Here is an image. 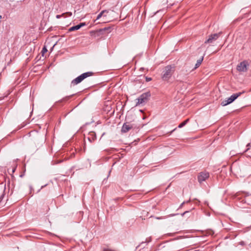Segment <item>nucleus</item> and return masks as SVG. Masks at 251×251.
<instances>
[{
  "label": "nucleus",
  "mask_w": 251,
  "mask_h": 251,
  "mask_svg": "<svg viewBox=\"0 0 251 251\" xmlns=\"http://www.w3.org/2000/svg\"><path fill=\"white\" fill-rule=\"evenodd\" d=\"M174 71V67L172 66L168 65L166 66L162 74V78L163 80L165 81L168 80L172 76Z\"/></svg>",
  "instance_id": "nucleus-1"
},
{
  "label": "nucleus",
  "mask_w": 251,
  "mask_h": 251,
  "mask_svg": "<svg viewBox=\"0 0 251 251\" xmlns=\"http://www.w3.org/2000/svg\"><path fill=\"white\" fill-rule=\"evenodd\" d=\"M94 75V73L92 72H88L84 73L79 76L76 77L75 79H73L72 82L71 84L73 85H75L79 83H80L82 81H83L85 78Z\"/></svg>",
  "instance_id": "nucleus-2"
},
{
  "label": "nucleus",
  "mask_w": 251,
  "mask_h": 251,
  "mask_svg": "<svg viewBox=\"0 0 251 251\" xmlns=\"http://www.w3.org/2000/svg\"><path fill=\"white\" fill-rule=\"evenodd\" d=\"M151 96V93L149 92L144 93L141 95L140 97L136 99L137 101L136 102V106L147 103L149 101Z\"/></svg>",
  "instance_id": "nucleus-3"
},
{
  "label": "nucleus",
  "mask_w": 251,
  "mask_h": 251,
  "mask_svg": "<svg viewBox=\"0 0 251 251\" xmlns=\"http://www.w3.org/2000/svg\"><path fill=\"white\" fill-rule=\"evenodd\" d=\"M244 93V91H243L242 92H239L238 93L233 94L227 100H223L221 102V105L223 106H226V105L231 103V102H232L234 100H235L238 97L240 96Z\"/></svg>",
  "instance_id": "nucleus-4"
},
{
  "label": "nucleus",
  "mask_w": 251,
  "mask_h": 251,
  "mask_svg": "<svg viewBox=\"0 0 251 251\" xmlns=\"http://www.w3.org/2000/svg\"><path fill=\"white\" fill-rule=\"evenodd\" d=\"M249 66L248 62L244 60L240 63L237 66V70L240 72H246L248 70Z\"/></svg>",
  "instance_id": "nucleus-5"
},
{
  "label": "nucleus",
  "mask_w": 251,
  "mask_h": 251,
  "mask_svg": "<svg viewBox=\"0 0 251 251\" xmlns=\"http://www.w3.org/2000/svg\"><path fill=\"white\" fill-rule=\"evenodd\" d=\"M222 32H220L218 33H215L213 34L210 35L208 38L205 41V44L207 43H213L215 41H216L221 35Z\"/></svg>",
  "instance_id": "nucleus-6"
},
{
  "label": "nucleus",
  "mask_w": 251,
  "mask_h": 251,
  "mask_svg": "<svg viewBox=\"0 0 251 251\" xmlns=\"http://www.w3.org/2000/svg\"><path fill=\"white\" fill-rule=\"evenodd\" d=\"M209 177V174L207 172H202L200 173L198 176V181L200 183L205 181L207 178Z\"/></svg>",
  "instance_id": "nucleus-7"
},
{
  "label": "nucleus",
  "mask_w": 251,
  "mask_h": 251,
  "mask_svg": "<svg viewBox=\"0 0 251 251\" xmlns=\"http://www.w3.org/2000/svg\"><path fill=\"white\" fill-rule=\"evenodd\" d=\"M133 125L128 123H124L122 127L121 131L123 133H126L133 128Z\"/></svg>",
  "instance_id": "nucleus-8"
},
{
  "label": "nucleus",
  "mask_w": 251,
  "mask_h": 251,
  "mask_svg": "<svg viewBox=\"0 0 251 251\" xmlns=\"http://www.w3.org/2000/svg\"><path fill=\"white\" fill-rule=\"evenodd\" d=\"M86 25L85 23H81L79 25L72 26L69 29V31L77 30Z\"/></svg>",
  "instance_id": "nucleus-9"
},
{
  "label": "nucleus",
  "mask_w": 251,
  "mask_h": 251,
  "mask_svg": "<svg viewBox=\"0 0 251 251\" xmlns=\"http://www.w3.org/2000/svg\"><path fill=\"white\" fill-rule=\"evenodd\" d=\"M97 138L96 134L94 132H90L89 133L87 139L90 142H94Z\"/></svg>",
  "instance_id": "nucleus-10"
},
{
  "label": "nucleus",
  "mask_w": 251,
  "mask_h": 251,
  "mask_svg": "<svg viewBox=\"0 0 251 251\" xmlns=\"http://www.w3.org/2000/svg\"><path fill=\"white\" fill-rule=\"evenodd\" d=\"M247 240L241 242L240 243L241 245H244L245 244H250L251 243V233H248L246 235Z\"/></svg>",
  "instance_id": "nucleus-11"
},
{
  "label": "nucleus",
  "mask_w": 251,
  "mask_h": 251,
  "mask_svg": "<svg viewBox=\"0 0 251 251\" xmlns=\"http://www.w3.org/2000/svg\"><path fill=\"white\" fill-rule=\"evenodd\" d=\"M109 13V10H102L100 13V14L98 15L97 17V19L96 20H98L99 19H100L101 17L103 16V15L105 13Z\"/></svg>",
  "instance_id": "nucleus-12"
},
{
  "label": "nucleus",
  "mask_w": 251,
  "mask_h": 251,
  "mask_svg": "<svg viewBox=\"0 0 251 251\" xmlns=\"http://www.w3.org/2000/svg\"><path fill=\"white\" fill-rule=\"evenodd\" d=\"M203 59V57H201V58H200L199 59H198L197 60V63L195 65V68H197L198 67H199L200 66Z\"/></svg>",
  "instance_id": "nucleus-13"
},
{
  "label": "nucleus",
  "mask_w": 251,
  "mask_h": 251,
  "mask_svg": "<svg viewBox=\"0 0 251 251\" xmlns=\"http://www.w3.org/2000/svg\"><path fill=\"white\" fill-rule=\"evenodd\" d=\"M214 231L211 229H208L205 231V234L206 235L212 236L214 234Z\"/></svg>",
  "instance_id": "nucleus-14"
},
{
  "label": "nucleus",
  "mask_w": 251,
  "mask_h": 251,
  "mask_svg": "<svg viewBox=\"0 0 251 251\" xmlns=\"http://www.w3.org/2000/svg\"><path fill=\"white\" fill-rule=\"evenodd\" d=\"M72 15V12H66V13H64L60 15L62 16V17L66 18L67 16H68V17L71 16Z\"/></svg>",
  "instance_id": "nucleus-15"
},
{
  "label": "nucleus",
  "mask_w": 251,
  "mask_h": 251,
  "mask_svg": "<svg viewBox=\"0 0 251 251\" xmlns=\"http://www.w3.org/2000/svg\"><path fill=\"white\" fill-rule=\"evenodd\" d=\"M189 121V119H187L185 121H184V122H183L182 123H181V124H180L179 125V126H178V127L179 128H181L183 126H184L188 122V121Z\"/></svg>",
  "instance_id": "nucleus-16"
},
{
  "label": "nucleus",
  "mask_w": 251,
  "mask_h": 251,
  "mask_svg": "<svg viewBox=\"0 0 251 251\" xmlns=\"http://www.w3.org/2000/svg\"><path fill=\"white\" fill-rule=\"evenodd\" d=\"M73 96V95H71V96L66 97L64 98L61 100V101H67L68 100H69L70 99V98H71Z\"/></svg>",
  "instance_id": "nucleus-17"
},
{
  "label": "nucleus",
  "mask_w": 251,
  "mask_h": 251,
  "mask_svg": "<svg viewBox=\"0 0 251 251\" xmlns=\"http://www.w3.org/2000/svg\"><path fill=\"white\" fill-rule=\"evenodd\" d=\"M47 51H48V50H47V48H46V47H44V48H43L42 50V52L43 55L45 53L47 52Z\"/></svg>",
  "instance_id": "nucleus-18"
},
{
  "label": "nucleus",
  "mask_w": 251,
  "mask_h": 251,
  "mask_svg": "<svg viewBox=\"0 0 251 251\" xmlns=\"http://www.w3.org/2000/svg\"><path fill=\"white\" fill-rule=\"evenodd\" d=\"M247 147H248V148L245 151V152L249 150L250 147H251V143H248L247 145Z\"/></svg>",
  "instance_id": "nucleus-19"
},
{
  "label": "nucleus",
  "mask_w": 251,
  "mask_h": 251,
  "mask_svg": "<svg viewBox=\"0 0 251 251\" xmlns=\"http://www.w3.org/2000/svg\"><path fill=\"white\" fill-rule=\"evenodd\" d=\"M146 80L147 82H149L150 81H151V77H146Z\"/></svg>",
  "instance_id": "nucleus-20"
},
{
  "label": "nucleus",
  "mask_w": 251,
  "mask_h": 251,
  "mask_svg": "<svg viewBox=\"0 0 251 251\" xmlns=\"http://www.w3.org/2000/svg\"><path fill=\"white\" fill-rule=\"evenodd\" d=\"M189 213V211H185V212H183V213H182V214H181V216H184L185 215V214H186V213Z\"/></svg>",
  "instance_id": "nucleus-21"
},
{
  "label": "nucleus",
  "mask_w": 251,
  "mask_h": 251,
  "mask_svg": "<svg viewBox=\"0 0 251 251\" xmlns=\"http://www.w3.org/2000/svg\"><path fill=\"white\" fill-rule=\"evenodd\" d=\"M61 17H62V16H61L60 15H57L56 16V18L57 19H59V18H61Z\"/></svg>",
  "instance_id": "nucleus-22"
},
{
  "label": "nucleus",
  "mask_w": 251,
  "mask_h": 251,
  "mask_svg": "<svg viewBox=\"0 0 251 251\" xmlns=\"http://www.w3.org/2000/svg\"><path fill=\"white\" fill-rule=\"evenodd\" d=\"M110 29V27H105L103 29V30H108V29Z\"/></svg>",
  "instance_id": "nucleus-23"
},
{
  "label": "nucleus",
  "mask_w": 251,
  "mask_h": 251,
  "mask_svg": "<svg viewBox=\"0 0 251 251\" xmlns=\"http://www.w3.org/2000/svg\"><path fill=\"white\" fill-rule=\"evenodd\" d=\"M108 13H105L103 15V17H106Z\"/></svg>",
  "instance_id": "nucleus-24"
},
{
  "label": "nucleus",
  "mask_w": 251,
  "mask_h": 251,
  "mask_svg": "<svg viewBox=\"0 0 251 251\" xmlns=\"http://www.w3.org/2000/svg\"><path fill=\"white\" fill-rule=\"evenodd\" d=\"M184 203H185V202H184V201L183 202H182V203L181 204V205H180V207H181Z\"/></svg>",
  "instance_id": "nucleus-25"
},
{
  "label": "nucleus",
  "mask_w": 251,
  "mask_h": 251,
  "mask_svg": "<svg viewBox=\"0 0 251 251\" xmlns=\"http://www.w3.org/2000/svg\"><path fill=\"white\" fill-rule=\"evenodd\" d=\"M15 169H16V168H13V169H12V173H13L15 172Z\"/></svg>",
  "instance_id": "nucleus-26"
},
{
  "label": "nucleus",
  "mask_w": 251,
  "mask_h": 251,
  "mask_svg": "<svg viewBox=\"0 0 251 251\" xmlns=\"http://www.w3.org/2000/svg\"><path fill=\"white\" fill-rule=\"evenodd\" d=\"M103 251H110V250H104Z\"/></svg>",
  "instance_id": "nucleus-27"
},
{
  "label": "nucleus",
  "mask_w": 251,
  "mask_h": 251,
  "mask_svg": "<svg viewBox=\"0 0 251 251\" xmlns=\"http://www.w3.org/2000/svg\"><path fill=\"white\" fill-rule=\"evenodd\" d=\"M142 245H144V244H146V243H142L141 244Z\"/></svg>",
  "instance_id": "nucleus-28"
},
{
  "label": "nucleus",
  "mask_w": 251,
  "mask_h": 251,
  "mask_svg": "<svg viewBox=\"0 0 251 251\" xmlns=\"http://www.w3.org/2000/svg\"><path fill=\"white\" fill-rule=\"evenodd\" d=\"M156 219H161V218H156Z\"/></svg>",
  "instance_id": "nucleus-29"
},
{
  "label": "nucleus",
  "mask_w": 251,
  "mask_h": 251,
  "mask_svg": "<svg viewBox=\"0 0 251 251\" xmlns=\"http://www.w3.org/2000/svg\"><path fill=\"white\" fill-rule=\"evenodd\" d=\"M46 185H45L44 186H42V188L45 187Z\"/></svg>",
  "instance_id": "nucleus-30"
}]
</instances>
